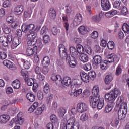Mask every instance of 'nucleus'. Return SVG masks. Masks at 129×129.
<instances>
[{
    "mask_svg": "<svg viewBox=\"0 0 129 129\" xmlns=\"http://www.w3.org/2000/svg\"><path fill=\"white\" fill-rule=\"evenodd\" d=\"M45 109V108L44 107H41L38 108L37 110L35 111V114L36 115H40V114H42V113L43 112V110Z\"/></svg>",
    "mask_w": 129,
    "mask_h": 129,
    "instance_id": "obj_38",
    "label": "nucleus"
},
{
    "mask_svg": "<svg viewBox=\"0 0 129 129\" xmlns=\"http://www.w3.org/2000/svg\"><path fill=\"white\" fill-rule=\"evenodd\" d=\"M79 59L82 62H87L88 61V56L85 53H81L79 56Z\"/></svg>",
    "mask_w": 129,
    "mask_h": 129,
    "instance_id": "obj_26",
    "label": "nucleus"
},
{
    "mask_svg": "<svg viewBox=\"0 0 129 129\" xmlns=\"http://www.w3.org/2000/svg\"><path fill=\"white\" fill-rule=\"evenodd\" d=\"M75 117H71L68 120V124L66 126V128H70L71 127L72 125H73V124L76 123Z\"/></svg>",
    "mask_w": 129,
    "mask_h": 129,
    "instance_id": "obj_21",
    "label": "nucleus"
},
{
    "mask_svg": "<svg viewBox=\"0 0 129 129\" xmlns=\"http://www.w3.org/2000/svg\"><path fill=\"white\" fill-rule=\"evenodd\" d=\"M38 37H37V33L33 32L27 35V45L29 47H32V46H34L35 44H36V42H37V40Z\"/></svg>",
    "mask_w": 129,
    "mask_h": 129,
    "instance_id": "obj_2",
    "label": "nucleus"
},
{
    "mask_svg": "<svg viewBox=\"0 0 129 129\" xmlns=\"http://www.w3.org/2000/svg\"><path fill=\"white\" fill-rule=\"evenodd\" d=\"M70 52L71 55L73 56V57H77V55H78V52H77V50H76V49H75L74 47H70Z\"/></svg>",
    "mask_w": 129,
    "mask_h": 129,
    "instance_id": "obj_30",
    "label": "nucleus"
},
{
    "mask_svg": "<svg viewBox=\"0 0 129 129\" xmlns=\"http://www.w3.org/2000/svg\"><path fill=\"white\" fill-rule=\"evenodd\" d=\"M66 112V110L63 108H60L58 109V114L60 117H63Z\"/></svg>",
    "mask_w": 129,
    "mask_h": 129,
    "instance_id": "obj_39",
    "label": "nucleus"
},
{
    "mask_svg": "<svg viewBox=\"0 0 129 129\" xmlns=\"http://www.w3.org/2000/svg\"><path fill=\"white\" fill-rule=\"evenodd\" d=\"M114 8H116V9H118L119 7H120V3L119 1H115L113 5Z\"/></svg>",
    "mask_w": 129,
    "mask_h": 129,
    "instance_id": "obj_61",
    "label": "nucleus"
},
{
    "mask_svg": "<svg viewBox=\"0 0 129 129\" xmlns=\"http://www.w3.org/2000/svg\"><path fill=\"white\" fill-rule=\"evenodd\" d=\"M121 12L123 15H127V13H128V11L127 10V8H126L124 6H122L121 7Z\"/></svg>",
    "mask_w": 129,
    "mask_h": 129,
    "instance_id": "obj_48",
    "label": "nucleus"
},
{
    "mask_svg": "<svg viewBox=\"0 0 129 129\" xmlns=\"http://www.w3.org/2000/svg\"><path fill=\"white\" fill-rule=\"evenodd\" d=\"M81 93H82V89H75V91L72 90L69 92V94L71 96H73V97H77V96H79Z\"/></svg>",
    "mask_w": 129,
    "mask_h": 129,
    "instance_id": "obj_17",
    "label": "nucleus"
},
{
    "mask_svg": "<svg viewBox=\"0 0 129 129\" xmlns=\"http://www.w3.org/2000/svg\"><path fill=\"white\" fill-rule=\"evenodd\" d=\"M81 81L79 79H75L73 82L72 84H73L74 86H76V85H81Z\"/></svg>",
    "mask_w": 129,
    "mask_h": 129,
    "instance_id": "obj_49",
    "label": "nucleus"
},
{
    "mask_svg": "<svg viewBox=\"0 0 129 129\" xmlns=\"http://www.w3.org/2000/svg\"><path fill=\"white\" fill-rule=\"evenodd\" d=\"M122 70H121V68L119 66L117 67L116 71V75L118 76L119 74L121 73Z\"/></svg>",
    "mask_w": 129,
    "mask_h": 129,
    "instance_id": "obj_57",
    "label": "nucleus"
},
{
    "mask_svg": "<svg viewBox=\"0 0 129 129\" xmlns=\"http://www.w3.org/2000/svg\"><path fill=\"white\" fill-rule=\"evenodd\" d=\"M11 26L12 29H17L19 26V22L17 21H12Z\"/></svg>",
    "mask_w": 129,
    "mask_h": 129,
    "instance_id": "obj_47",
    "label": "nucleus"
},
{
    "mask_svg": "<svg viewBox=\"0 0 129 129\" xmlns=\"http://www.w3.org/2000/svg\"><path fill=\"white\" fill-rule=\"evenodd\" d=\"M88 106L87 104L85 103H79L77 105V110L78 112L82 113L84 111H86L87 110Z\"/></svg>",
    "mask_w": 129,
    "mask_h": 129,
    "instance_id": "obj_10",
    "label": "nucleus"
},
{
    "mask_svg": "<svg viewBox=\"0 0 129 129\" xmlns=\"http://www.w3.org/2000/svg\"><path fill=\"white\" fill-rule=\"evenodd\" d=\"M12 5V1L11 0H6L3 3L4 8H8Z\"/></svg>",
    "mask_w": 129,
    "mask_h": 129,
    "instance_id": "obj_43",
    "label": "nucleus"
},
{
    "mask_svg": "<svg viewBox=\"0 0 129 129\" xmlns=\"http://www.w3.org/2000/svg\"><path fill=\"white\" fill-rule=\"evenodd\" d=\"M94 50L96 53H100V51H101V48L99 45H95L94 47Z\"/></svg>",
    "mask_w": 129,
    "mask_h": 129,
    "instance_id": "obj_58",
    "label": "nucleus"
},
{
    "mask_svg": "<svg viewBox=\"0 0 129 129\" xmlns=\"http://www.w3.org/2000/svg\"><path fill=\"white\" fill-rule=\"evenodd\" d=\"M25 81H27V84L28 85V86H32L33 84H34V80L32 78L29 79H25Z\"/></svg>",
    "mask_w": 129,
    "mask_h": 129,
    "instance_id": "obj_45",
    "label": "nucleus"
},
{
    "mask_svg": "<svg viewBox=\"0 0 129 129\" xmlns=\"http://www.w3.org/2000/svg\"><path fill=\"white\" fill-rule=\"evenodd\" d=\"M126 113H127V106H126V105L119 108L118 111V120H123V119L125 118Z\"/></svg>",
    "mask_w": 129,
    "mask_h": 129,
    "instance_id": "obj_4",
    "label": "nucleus"
},
{
    "mask_svg": "<svg viewBox=\"0 0 129 129\" xmlns=\"http://www.w3.org/2000/svg\"><path fill=\"white\" fill-rule=\"evenodd\" d=\"M26 98L30 102H34L35 101V95L32 93H27L26 95Z\"/></svg>",
    "mask_w": 129,
    "mask_h": 129,
    "instance_id": "obj_29",
    "label": "nucleus"
},
{
    "mask_svg": "<svg viewBox=\"0 0 129 129\" xmlns=\"http://www.w3.org/2000/svg\"><path fill=\"white\" fill-rule=\"evenodd\" d=\"M125 105L126 106H127V103L123 102V97L121 96L119 97L116 102V108H121V107L125 106Z\"/></svg>",
    "mask_w": 129,
    "mask_h": 129,
    "instance_id": "obj_13",
    "label": "nucleus"
},
{
    "mask_svg": "<svg viewBox=\"0 0 129 129\" xmlns=\"http://www.w3.org/2000/svg\"><path fill=\"white\" fill-rule=\"evenodd\" d=\"M77 52L80 54L84 53V48H83V46L80 44H78L77 46Z\"/></svg>",
    "mask_w": 129,
    "mask_h": 129,
    "instance_id": "obj_34",
    "label": "nucleus"
},
{
    "mask_svg": "<svg viewBox=\"0 0 129 129\" xmlns=\"http://www.w3.org/2000/svg\"><path fill=\"white\" fill-rule=\"evenodd\" d=\"M13 40V36L12 35H8L7 37L5 36H2L0 37V43H2V46L4 47H8L9 45L12 43Z\"/></svg>",
    "mask_w": 129,
    "mask_h": 129,
    "instance_id": "obj_3",
    "label": "nucleus"
},
{
    "mask_svg": "<svg viewBox=\"0 0 129 129\" xmlns=\"http://www.w3.org/2000/svg\"><path fill=\"white\" fill-rule=\"evenodd\" d=\"M13 20H14V18L12 16H8L6 18V21L7 22V23H11L12 22H13Z\"/></svg>",
    "mask_w": 129,
    "mask_h": 129,
    "instance_id": "obj_64",
    "label": "nucleus"
},
{
    "mask_svg": "<svg viewBox=\"0 0 129 129\" xmlns=\"http://www.w3.org/2000/svg\"><path fill=\"white\" fill-rule=\"evenodd\" d=\"M52 33L54 36H56L58 34V29L56 27H53L52 29Z\"/></svg>",
    "mask_w": 129,
    "mask_h": 129,
    "instance_id": "obj_63",
    "label": "nucleus"
},
{
    "mask_svg": "<svg viewBox=\"0 0 129 129\" xmlns=\"http://www.w3.org/2000/svg\"><path fill=\"white\" fill-rule=\"evenodd\" d=\"M80 119L82 121H86L88 119V115L86 113H84L80 115Z\"/></svg>",
    "mask_w": 129,
    "mask_h": 129,
    "instance_id": "obj_37",
    "label": "nucleus"
},
{
    "mask_svg": "<svg viewBox=\"0 0 129 129\" xmlns=\"http://www.w3.org/2000/svg\"><path fill=\"white\" fill-rule=\"evenodd\" d=\"M53 94L51 93L46 94V102L47 103H51L52 99H53Z\"/></svg>",
    "mask_w": 129,
    "mask_h": 129,
    "instance_id": "obj_36",
    "label": "nucleus"
},
{
    "mask_svg": "<svg viewBox=\"0 0 129 129\" xmlns=\"http://www.w3.org/2000/svg\"><path fill=\"white\" fill-rule=\"evenodd\" d=\"M91 37L92 39H97L98 37V32L94 31L91 34Z\"/></svg>",
    "mask_w": 129,
    "mask_h": 129,
    "instance_id": "obj_53",
    "label": "nucleus"
},
{
    "mask_svg": "<svg viewBox=\"0 0 129 129\" xmlns=\"http://www.w3.org/2000/svg\"><path fill=\"white\" fill-rule=\"evenodd\" d=\"M42 64L46 67L50 64V58H49V56H45L43 58Z\"/></svg>",
    "mask_w": 129,
    "mask_h": 129,
    "instance_id": "obj_33",
    "label": "nucleus"
},
{
    "mask_svg": "<svg viewBox=\"0 0 129 129\" xmlns=\"http://www.w3.org/2000/svg\"><path fill=\"white\" fill-rule=\"evenodd\" d=\"M3 63L5 66H7L10 70H16L17 69V67L14 64V63L8 59L4 60Z\"/></svg>",
    "mask_w": 129,
    "mask_h": 129,
    "instance_id": "obj_12",
    "label": "nucleus"
},
{
    "mask_svg": "<svg viewBox=\"0 0 129 129\" xmlns=\"http://www.w3.org/2000/svg\"><path fill=\"white\" fill-rule=\"evenodd\" d=\"M102 58L100 55H96L93 58V64L95 66H97V65H99L100 63H101Z\"/></svg>",
    "mask_w": 129,
    "mask_h": 129,
    "instance_id": "obj_22",
    "label": "nucleus"
},
{
    "mask_svg": "<svg viewBox=\"0 0 129 129\" xmlns=\"http://www.w3.org/2000/svg\"><path fill=\"white\" fill-rule=\"evenodd\" d=\"M59 51L61 58H66L67 56H68V54H67V50L65 48V46H64V45H59Z\"/></svg>",
    "mask_w": 129,
    "mask_h": 129,
    "instance_id": "obj_14",
    "label": "nucleus"
},
{
    "mask_svg": "<svg viewBox=\"0 0 129 129\" xmlns=\"http://www.w3.org/2000/svg\"><path fill=\"white\" fill-rule=\"evenodd\" d=\"M122 30L124 33H128L129 32V26L126 23H124L122 26Z\"/></svg>",
    "mask_w": 129,
    "mask_h": 129,
    "instance_id": "obj_46",
    "label": "nucleus"
},
{
    "mask_svg": "<svg viewBox=\"0 0 129 129\" xmlns=\"http://www.w3.org/2000/svg\"><path fill=\"white\" fill-rule=\"evenodd\" d=\"M81 22H82V16L80 13L76 14L73 21L74 26L76 27V26L80 25V24H81Z\"/></svg>",
    "mask_w": 129,
    "mask_h": 129,
    "instance_id": "obj_11",
    "label": "nucleus"
},
{
    "mask_svg": "<svg viewBox=\"0 0 129 129\" xmlns=\"http://www.w3.org/2000/svg\"><path fill=\"white\" fill-rule=\"evenodd\" d=\"M26 53L27 56H33V54H34V49L31 47H29L27 48Z\"/></svg>",
    "mask_w": 129,
    "mask_h": 129,
    "instance_id": "obj_35",
    "label": "nucleus"
},
{
    "mask_svg": "<svg viewBox=\"0 0 129 129\" xmlns=\"http://www.w3.org/2000/svg\"><path fill=\"white\" fill-rule=\"evenodd\" d=\"M10 120V116L2 115L0 116V122L1 123H7Z\"/></svg>",
    "mask_w": 129,
    "mask_h": 129,
    "instance_id": "obj_23",
    "label": "nucleus"
},
{
    "mask_svg": "<svg viewBox=\"0 0 129 129\" xmlns=\"http://www.w3.org/2000/svg\"><path fill=\"white\" fill-rule=\"evenodd\" d=\"M3 29V31L4 32L5 34H10L11 32V29L10 28L7 27L6 26Z\"/></svg>",
    "mask_w": 129,
    "mask_h": 129,
    "instance_id": "obj_56",
    "label": "nucleus"
},
{
    "mask_svg": "<svg viewBox=\"0 0 129 129\" xmlns=\"http://www.w3.org/2000/svg\"><path fill=\"white\" fill-rule=\"evenodd\" d=\"M90 106L92 108H96L97 107V103L99 101V97L95 96H90L89 98Z\"/></svg>",
    "mask_w": 129,
    "mask_h": 129,
    "instance_id": "obj_6",
    "label": "nucleus"
},
{
    "mask_svg": "<svg viewBox=\"0 0 129 129\" xmlns=\"http://www.w3.org/2000/svg\"><path fill=\"white\" fill-rule=\"evenodd\" d=\"M49 91H50V88H49V84H46L44 86L43 92H44L45 93H46L47 94L49 93Z\"/></svg>",
    "mask_w": 129,
    "mask_h": 129,
    "instance_id": "obj_52",
    "label": "nucleus"
},
{
    "mask_svg": "<svg viewBox=\"0 0 129 129\" xmlns=\"http://www.w3.org/2000/svg\"><path fill=\"white\" fill-rule=\"evenodd\" d=\"M24 6L22 5L16 6L14 8V12L16 15H21L24 10Z\"/></svg>",
    "mask_w": 129,
    "mask_h": 129,
    "instance_id": "obj_20",
    "label": "nucleus"
},
{
    "mask_svg": "<svg viewBox=\"0 0 129 129\" xmlns=\"http://www.w3.org/2000/svg\"><path fill=\"white\" fill-rule=\"evenodd\" d=\"M85 70H87V71H89V70H91V64L90 63H87L85 67H84Z\"/></svg>",
    "mask_w": 129,
    "mask_h": 129,
    "instance_id": "obj_62",
    "label": "nucleus"
},
{
    "mask_svg": "<svg viewBox=\"0 0 129 129\" xmlns=\"http://www.w3.org/2000/svg\"><path fill=\"white\" fill-rule=\"evenodd\" d=\"M112 75H108L106 76L105 78V83L106 84H109L111 81H112Z\"/></svg>",
    "mask_w": 129,
    "mask_h": 129,
    "instance_id": "obj_32",
    "label": "nucleus"
},
{
    "mask_svg": "<svg viewBox=\"0 0 129 129\" xmlns=\"http://www.w3.org/2000/svg\"><path fill=\"white\" fill-rule=\"evenodd\" d=\"M91 19L92 21H94V22H99V21H100V19H99V17H98L97 15L92 17Z\"/></svg>",
    "mask_w": 129,
    "mask_h": 129,
    "instance_id": "obj_60",
    "label": "nucleus"
},
{
    "mask_svg": "<svg viewBox=\"0 0 129 129\" xmlns=\"http://www.w3.org/2000/svg\"><path fill=\"white\" fill-rule=\"evenodd\" d=\"M98 103L97 104L98 109H102L103 106H104V101H100L99 100Z\"/></svg>",
    "mask_w": 129,
    "mask_h": 129,
    "instance_id": "obj_42",
    "label": "nucleus"
},
{
    "mask_svg": "<svg viewBox=\"0 0 129 129\" xmlns=\"http://www.w3.org/2000/svg\"><path fill=\"white\" fill-rule=\"evenodd\" d=\"M72 7H67V8L66 9V14H67L68 16H70V15H71V13H72Z\"/></svg>",
    "mask_w": 129,
    "mask_h": 129,
    "instance_id": "obj_50",
    "label": "nucleus"
},
{
    "mask_svg": "<svg viewBox=\"0 0 129 129\" xmlns=\"http://www.w3.org/2000/svg\"><path fill=\"white\" fill-rule=\"evenodd\" d=\"M115 46L114 42L112 41H109L107 44V47L109 50H113V49H114Z\"/></svg>",
    "mask_w": 129,
    "mask_h": 129,
    "instance_id": "obj_40",
    "label": "nucleus"
},
{
    "mask_svg": "<svg viewBox=\"0 0 129 129\" xmlns=\"http://www.w3.org/2000/svg\"><path fill=\"white\" fill-rule=\"evenodd\" d=\"M101 6L104 11H108L110 8L109 0H101Z\"/></svg>",
    "mask_w": 129,
    "mask_h": 129,
    "instance_id": "obj_18",
    "label": "nucleus"
},
{
    "mask_svg": "<svg viewBox=\"0 0 129 129\" xmlns=\"http://www.w3.org/2000/svg\"><path fill=\"white\" fill-rule=\"evenodd\" d=\"M80 126L79 122H77L73 124L70 128H66V129H79Z\"/></svg>",
    "mask_w": 129,
    "mask_h": 129,
    "instance_id": "obj_44",
    "label": "nucleus"
},
{
    "mask_svg": "<svg viewBox=\"0 0 129 129\" xmlns=\"http://www.w3.org/2000/svg\"><path fill=\"white\" fill-rule=\"evenodd\" d=\"M61 84L65 85L66 86H70L71 88H73L74 87V85H73L71 82V79L69 77H64L63 80L61 79L59 85Z\"/></svg>",
    "mask_w": 129,
    "mask_h": 129,
    "instance_id": "obj_7",
    "label": "nucleus"
},
{
    "mask_svg": "<svg viewBox=\"0 0 129 129\" xmlns=\"http://www.w3.org/2000/svg\"><path fill=\"white\" fill-rule=\"evenodd\" d=\"M23 66L25 69H29L31 67V63H30V61L26 60L24 61Z\"/></svg>",
    "mask_w": 129,
    "mask_h": 129,
    "instance_id": "obj_51",
    "label": "nucleus"
},
{
    "mask_svg": "<svg viewBox=\"0 0 129 129\" xmlns=\"http://www.w3.org/2000/svg\"><path fill=\"white\" fill-rule=\"evenodd\" d=\"M36 30L35 25L33 24L28 25L23 24L22 26V31L23 33H32Z\"/></svg>",
    "mask_w": 129,
    "mask_h": 129,
    "instance_id": "obj_5",
    "label": "nucleus"
},
{
    "mask_svg": "<svg viewBox=\"0 0 129 129\" xmlns=\"http://www.w3.org/2000/svg\"><path fill=\"white\" fill-rule=\"evenodd\" d=\"M37 97L39 100H42L44 98V95L42 92H38L37 93Z\"/></svg>",
    "mask_w": 129,
    "mask_h": 129,
    "instance_id": "obj_55",
    "label": "nucleus"
},
{
    "mask_svg": "<svg viewBox=\"0 0 129 129\" xmlns=\"http://www.w3.org/2000/svg\"><path fill=\"white\" fill-rule=\"evenodd\" d=\"M66 60L67 62L69 63L70 67H71L72 68H74V67L76 66V60H75V58H74V57H70V56L68 55L66 57Z\"/></svg>",
    "mask_w": 129,
    "mask_h": 129,
    "instance_id": "obj_9",
    "label": "nucleus"
},
{
    "mask_svg": "<svg viewBox=\"0 0 129 129\" xmlns=\"http://www.w3.org/2000/svg\"><path fill=\"white\" fill-rule=\"evenodd\" d=\"M51 78L53 81H56L57 85H60V82H61V76L60 75L52 74Z\"/></svg>",
    "mask_w": 129,
    "mask_h": 129,
    "instance_id": "obj_25",
    "label": "nucleus"
},
{
    "mask_svg": "<svg viewBox=\"0 0 129 129\" xmlns=\"http://www.w3.org/2000/svg\"><path fill=\"white\" fill-rule=\"evenodd\" d=\"M49 14L51 19H55V18H56V11H55V9L50 8Z\"/></svg>",
    "mask_w": 129,
    "mask_h": 129,
    "instance_id": "obj_31",
    "label": "nucleus"
},
{
    "mask_svg": "<svg viewBox=\"0 0 129 129\" xmlns=\"http://www.w3.org/2000/svg\"><path fill=\"white\" fill-rule=\"evenodd\" d=\"M78 31L81 34H82V35H84V34H87V33L89 32L90 30L88 27H85L82 26L78 28Z\"/></svg>",
    "mask_w": 129,
    "mask_h": 129,
    "instance_id": "obj_24",
    "label": "nucleus"
},
{
    "mask_svg": "<svg viewBox=\"0 0 129 129\" xmlns=\"http://www.w3.org/2000/svg\"><path fill=\"white\" fill-rule=\"evenodd\" d=\"M107 63H112L113 62H118L119 58L114 53L108 54L106 56Z\"/></svg>",
    "mask_w": 129,
    "mask_h": 129,
    "instance_id": "obj_8",
    "label": "nucleus"
},
{
    "mask_svg": "<svg viewBox=\"0 0 129 129\" xmlns=\"http://www.w3.org/2000/svg\"><path fill=\"white\" fill-rule=\"evenodd\" d=\"M24 121H25V120L24 119V118H23L22 113H18L17 118L15 120L16 124H20V125H22V124L24 123Z\"/></svg>",
    "mask_w": 129,
    "mask_h": 129,
    "instance_id": "obj_15",
    "label": "nucleus"
},
{
    "mask_svg": "<svg viewBox=\"0 0 129 129\" xmlns=\"http://www.w3.org/2000/svg\"><path fill=\"white\" fill-rule=\"evenodd\" d=\"M21 43V39L19 37H15L13 39L12 42L11 43V48L15 49Z\"/></svg>",
    "mask_w": 129,
    "mask_h": 129,
    "instance_id": "obj_16",
    "label": "nucleus"
},
{
    "mask_svg": "<svg viewBox=\"0 0 129 129\" xmlns=\"http://www.w3.org/2000/svg\"><path fill=\"white\" fill-rule=\"evenodd\" d=\"M43 41L45 44H49L50 41H51V38L50 36L46 35L43 37Z\"/></svg>",
    "mask_w": 129,
    "mask_h": 129,
    "instance_id": "obj_41",
    "label": "nucleus"
},
{
    "mask_svg": "<svg viewBox=\"0 0 129 129\" xmlns=\"http://www.w3.org/2000/svg\"><path fill=\"white\" fill-rule=\"evenodd\" d=\"M120 91L117 88H114L110 92L105 95V99L106 101H111L105 107L104 112L105 113H109L114 107L115 104L114 103V100L116 99V97L118 95H120Z\"/></svg>",
    "mask_w": 129,
    "mask_h": 129,
    "instance_id": "obj_1",
    "label": "nucleus"
},
{
    "mask_svg": "<svg viewBox=\"0 0 129 129\" xmlns=\"http://www.w3.org/2000/svg\"><path fill=\"white\" fill-rule=\"evenodd\" d=\"M12 85L15 89H19L21 86V83H20V81L15 80L12 83Z\"/></svg>",
    "mask_w": 129,
    "mask_h": 129,
    "instance_id": "obj_28",
    "label": "nucleus"
},
{
    "mask_svg": "<svg viewBox=\"0 0 129 129\" xmlns=\"http://www.w3.org/2000/svg\"><path fill=\"white\" fill-rule=\"evenodd\" d=\"M80 76L82 81L85 82V83L89 82V75L87 74V73L82 72L80 73Z\"/></svg>",
    "mask_w": 129,
    "mask_h": 129,
    "instance_id": "obj_19",
    "label": "nucleus"
},
{
    "mask_svg": "<svg viewBox=\"0 0 129 129\" xmlns=\"http://www.w3.org/2000/svg\"><path fill=\"white\" fill-rule=\"evenodd\" d=\"M99 92V89L98 86H95L93 88L92 94H93L95 97H99L98 93Z\"/></svg>",
    "mask_w": 129,
    "mask_h": 129,
    "instance_id": "obj_27",
    "label": "nucleus"
},
{
    "mask_svg": "<svg viewBox=\"0 0 129 129\" xmlns=\"http://www.w3.org/2000/svg\"><path fill=\"white\" fill-rule=\"evenodd\" d=\"M89 77H90L91 79H94V78L96 77L95 72H90L89 73Z\"/></svg>",
    "mask_w": 129,
    "mask_h": 129,
    "instance_id": "obj_54",
    "label": "nucleus"
},
{
    "mask_svg": "<svg viewBox=\"0 0 129 129\" xmlns=\"http://www.w3.org/2000/svg\"><path fill=\"white\" fill-rule=\"evenodd\" d=\"M0 58L2 60H4V59H6L7 58V54L4 52H0Z\"/></svg>",
    "mask_w": 129,
    "mask_h": 129,
    "instance_id": "obj_59",
    "label": "nucleus"
}]
</instances>
